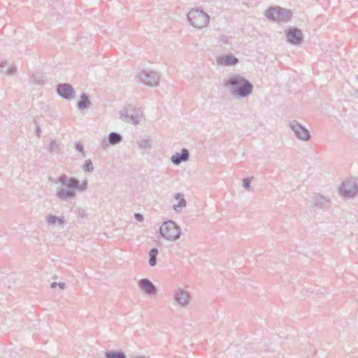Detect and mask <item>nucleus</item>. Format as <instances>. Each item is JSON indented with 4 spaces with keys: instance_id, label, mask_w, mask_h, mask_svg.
<instances>
[{
    "instance_id": "f257e3e1",
    "label": "nucleus",
    "mask_w": 358,
    "mask_h": 358,
    "mask_svg": "<svg viewBox=\"0 0 358 358\" xmlns=\"http://www.w3.org/2000/svg\"><path fill=\"white\" fill-rule=\"evenodd\" d=\"M58 181L62 186L67 187V189L59 188L56 192V196L63 201L76 197V190L84 192L87 187V180L83 181L80 184L78 179L73 177L69 178L65 174H62Z\"/></svg>"
},
{
    "instance_id": "f03ea898",
    "label": "nucleus",
    "mask_w": 358,
    "mask_h": 358,
    "mask_svg": "<svg viewBox=\"0 0 358 358\" xmlns=\"http://www.w3.org/2000/svg\"><path fill=\"white\" fill-rule=\"evenodd\" d=\"M230 93L238 98H245L252 92L253 85L246 78L239 75L230 77L224 83Z\"/></svg>"
},
{
    "instance_id": "7ed1b4c3",
    "label": "nucleus",
    "mask_w": 358,
    "mask_h": 358,
    "mask_svg": "<svg viewBox=\"0 0 358 358\" xmlns=\"http://www.w3.org/2000/svg\"><path fill=\"white\" fill-rule=\"evenodd\" d=\"M265 15L271 21L283 24L291 20L293 13L291 10L280 6H271L266 10Z\"/></svg>"
},
{
    "instance_id": "20e7f679",
    "label": "nucleus",
    "mask_w": 358,
    "mask_h": 358,
    "mask_svg": "<svg viewBox=\"0 0 358 358\" xmlns=\"http://www.w3.org/2000/svg\"><path fill=\"white\" fill-rule=\"evenodd\" d=\"M159 234L167 241H176L181 236V229L174 221L170 220L161 225Z\"/></svg>"
},
{
    "instance_id": "39448f33",
    "label": "nucleus",
    "mask_w": 358,
    "mask_h": 358,
    "mask_svg": "<svg viewBox=\"0 0 358 358\" xmlns=\"http://www.w3.org/2000/svg\"><path fill=\"white\" fill-rule=\"evenodd\" d=\"M143 116V113L140 108L133 106L131 104H128L120 110V119L127 123L133 124H138L141 122Z\"/></svg>"
},
{
    "instance_id": "423d86ee",
    "label": "nucleus",
    "mask_w": 358,
    "mask_h": 358,
    "mask_svg": "<svg viewBox=\"0 0 358 358\" xmlns=\"http://www.w3.org/2000/svg\"><path fill=\"white\" fill-rule=\"evenodd\" d=\"M187 20L192 26L202 29L208 25L210 17L201 9L195 8L189 12Z\"/></svg>"
},
{
    "instance_id": "0eeeda50",
    "label": "nucleus",
    "mask_w": 358,
    "mask_h": 358,
    "mask_svg": "<svg viewBox=\"0 0 358 358\" xmlns=\"http://www.w3.org/2000/svg\"><path fill=\"white\" fill-rule=\"evenodd\" d=\"M139 81L150 87H157L159 83V73L152 70L141 71L137 76Z\"/></svg>"
},
{
    "instance_id": "6e6552de",
    "label": "nucleus",
    "mask_w": 358,
    "mask_h": 358,
    "mask_svg": "<svg viewBox=\"0 0 358 358\" xmlns=\"http://www.w3.org/2000/svg\"><path fill=\"white\" fill-rule=\"evenodd\" d=\"M286 41L292 45H300L303 41V35L301 29L295 27H290L285 29Z\"/></svg>"
},
{
    "instance_id": "1a4fd4ad",
    "label": "nucleus",
    "mask_w": 358,
    "mask_h": 358,
    "mask_svg": "<svg viewBox=\"0 0 358 358\" xmlns=\"http://www.w3.org/2000/svg\"><path fill=\"white\" fill-rule=\"evenodd\" d=\"M289 127L294 133L295 136L301 141H309L311 138L310 133L308 129L303 126L298 121L294 120L289 122Z\"/></svg>"
},
{
    "instance_id": "9d476101",
    "label": "nucleus",
    "mask_w": 358,
    "mask_h": 358,
    "mask_svg": "<svg viewBox=\"0 0 358 358\" xmlns=\"http://www.w3.org/2000/svg\"><path fill=\"white\" fill-rule=\"evenodd\" d=\"M339 193L345 198H352L358 194V184L353 179L344 181L339 187Z\"/></svg>"
},
{
    "instance_id": "9b49d317",
    "label": "nucleus",
    "mask_w": 358,
    "mask_h": 358,
    "mask_svg": "<svg viewBox=\"0 0 358 358\" xmlns=\"http://www.w3.org/2000/svg\"><path fill=\"white\" fill-rule=\"evenodd\" d=\"M57 94L64 99L71 100L76 96L73 87L68 83H59L57 85Z\"/></svg>"
},
{
    "instance_id": "f8f14e48",
    "label": "nucleus",
    "mask_w": 358,
    "mask_h": 358,
    "mask_svg": "<svg viewBox=\"0 0 358 358\" xmlns=\"http://www.w3.org/2000/svg\"><path fill=\"white\" fill-rule=\"evenodd\" d=\"M173 299L177 304L185 308L189 303L190 296L188 292L179 288L175 291Z\"/></svg>"
},
{
    "instance_id": "ddd939ff",
    "label": "nucleus",
    "mask_w": 358,
    "mask_h": 358,
    "mask_svg": "<svg viewBox=\"0 0 358 358\" xmlns=\"http://www.w3.org/2000/svg\"><path fill=\"white\" fill-rule=\"evenodd\" d=\"M140 289L148 295H154L157 293V287L148 278L141 279L138 282Z\"/></svg>"
},
{
    "instance_id": "4468645a",
    "label": "nucleus",
    "mask_w": 358,
    "mask_h": 358,
    "mask_svg": "<svg viewBox=\"0 0 358 358\" xmlns=\"http://www.w3.org/2000/svg\"><path fill=\"white\" fill-rule=\"evenodd\" d=\"M313 205L320 209H328L331 206V201L329 198L320 194H314L312 196Z\"/></svg>"
},
{
    "instance_id": "2eb2a0df",
    "label": "nucleus",
    "mask_w": 358,
    "mask_h": 358,
    "mask_svg": "<svg viewBox=\"0 0 358 358\" xmlns=\"http://www.w3.org/2000/svg\"><path fill=\"white\" fill-rule=\"evenodd\" d=\"M216 61L217 64L225 66H235L239 62L238 59L232 54L219 56L216 58Z\"/></svg>"
},
{
    "instance_id": "dca6fc26",
    "label": "nucleus",
    "mask_w": 358,
    "mask_h": 358,
    "mask_svg": "<svg viewBox=\"0 0 358 358\" xmlns=\"http://www.w3.org/2000/svg\"><path fill=\"white\" fill-rule=\"evenodd\" d=\"M189 159V152L187 149L183 148L181 152H176L171 157V161L174 165H179L182 162H185Z\"/></svg>"
},
{
    "instance_id": "f3484780",
    "label": "nucleus",
    "mask_w": 358,
    "mask_h": 358,
    "mask_svg": "<svg viewBox=\"0 0 358 358\" xmlns=\"http://www.w3.org/2000/svg\"><path fill=\"white\" fill-rule=\"evenodd\" d=\"M92 105V102L89 99V96L85 93H82L80 99L77 103V107L80 110L89 108Z\"/></svg>"
},
{
    "instance_id": "a211bd4d",
    "label": "nucleus",
    "mask_w": 358,
    "mask_h": 358,
    "mask_svg": "<svg viewBox=\"0 0 358 358\" xmlns=\"http://www.w3.org/2000/svg\"><path fill=\"white\" fill-rule=\"evenodd\" d=\"M47 222L48 224L52 225H63L65 223V220L64 217H59L54 215H49L46 218Z\"/></svg>"
},
{
    "instance_id": "6ab92c4d",
    "label": "nucleus",
    "mask_w": 358,
    "mask_h": 358,
    "mask_svg": "<svg viewBox=\"0 0 358 358\" xmlns=\"http://www.w3.org/2000/svg\"><path fill=\"white\" fill-rule=\"evenodd\" d=\"M108 139L109 144L115 145L120 143L122 141V137L120 134L113 131L109 134Z\"/></svg>"
},
{
    "instance_id": "aec40b11",
    "label": "nucleus",
    "mask_w": 358,
    "mask_h": 358,
    "mask_svg": "<svg viewBox=\"0 0 358 358\" xmlns=\"http://www.w3.org/2000/svg\"><path fill=\"white\" fill-rule=\"evenodd\" d=\"M106 358H127L125 353L122 351L110 350L105 352Z\"/></svg>"
},
{
    "instance_id": "412c9836",
    "label": "nucleus",
    "mask_w": 358,
    "mask_h": 358,
    "mask_svg": "<svg viewBox=\"0 0 358 358\" xmlns=\"http://www.w3.org/2000/svg\"><path fill=\"white\" fill-rule=\"evenodd\" d=\"M61 143L56 140H52L48 145V151L51 153H59L61 152Z\"/></svg>"
},
{
    "instance_id": "4be33fe9",
    "label": "nucleus",
    "mask_w": 358,
    "mask_h": 358,
    "mask_svg": "<svg viewBox=\"0 0 358 358\" xmlns=\"http://www.w3.org/2000/svg\"><path fill=\"white\" fill-rule=\"evenodd\" d=\"M159 253L157 248H152L149 252V264L151 266H155L157 264V256Z\"/></svg>"
},
{
    "instance_id": "5701e85b",
    "label": "nucleus",
    "mask_w": 358,
    "mask_h": 358,
    "mask_svg": "<svg viewBox=\"0 0 358 358\" xmlns=\"http://www.w3.org/2000/svg\"><path fill=\"white\" fill-rule=\"evenodd\" d=\"M30 82L33 84L41 85L43 83V77L41 73L33 74L30 78Z\"/></svg>"
},
{
    "instance_id": "b1692460",
    "label": "nucleus",
    "mask_w": 358,
    "mask_h": 358,
    "mask_svg": "<svg viewBox=\"0 0 358 358\" xmlns=\"http://www.w3.org/2000/svg\"><path fill=\"white\" fill-rule=\"evenodd\" d=\"M187 205V201L184 198H181L177 204H175L173 208L177 213H180L182 209Z\"/></svg>"
},
{
    "instance_id": "393cba45",
    "label": "nucleus",
    "mask_w": 358,
    "mask_h": 358,
    "mask_svg": "<svg viewBox=\"0 0 358 358\" xmlns=\"http://www.w3.org/2000/svg\"><path fill=\"white\" fill-rule=\"evenodd\" d=\"M83 169L85 171L87 172H92L94 171V166L92 164L91 159H87L85 162Z\"/></svg>"
},
{
    "instance_id": "a878e982",
    "label": "nucleus",
    "mask_w": 358,
    "mask_h": 358,
    "mask_svg": "<svg viewBox=\"0 0 358 358\" xmlns=\"http://www.w3.org/2000/svg\"><path fill=\"white\" fill-rule=\"evenodd\" d=\"M75 148L82 155L83 157L86 156V152L84 150V147L80 142H76L75 143Z\"/></svg>"
},
{
    "instance_id": "bb28decb",
    "label": "nucleus",
    "mask_w": 358,
    "mask_h": 358,
    "mask_svg": "<svg viewBox=\"0 0 358 358\" xmlns=\"http://www.w3.org/2000/svg\"><path fill=\"white\" fill-rule=\"evenodd\" d=\"M138 145L139 148L141 149L150 148L151 147V145H150L149 141L147 139H143V140L138 142Z\"/></svg>"
},
{
    "instance_id": "cd10ccee",
    "label": "nucleus",
    "mask_w": 358,
    "mask_h": 358,
    "mask_svg": "<svg viewBox=\"0 0 358 358\" xmlns=\"http://www.w3.org/2000/svg\"><path fill=\"white\" fill-rule=\"evenodd\" d=\"M230 40H231V38L227 36H225V35H221L218 38V41L221 42L224 44H229Z\"/></svg>"
},
{
    "instance_id": "c85d7f7f",
    "label": "nucleus",
    "mask_w": 358,
    "mask_h": 358,
    "mask_svg": "<svg viewBox=\"0 0 358 358\" xmlns=\"http://www.w3.org/2000/svg\"><path fill=\"white\" fill-rule=\"evenodd\" d=\"M243 187L248 189V190H250L251 189V186H250V178H245L243 179Z\"/></svg>"
},
{
    "instance_id": "c756f323",
    "label": "nucleus",
    "mask_w": 358,
    "mask_h": 358,
    "mask_svg": "<svg viewBox=\"0 0 358 358\" xmlns=\"http://www.w3.org/2000/svg\"><path fill=\"white\" fill-rule=\"evenodd\" d=\"M77 214H78V216L81 217V218H85L87 217V215L85 213V210L83 208H78L77 210Z\"/></svg>"
},
{
    "instance_id": "7c9ffc66",
    "label": "nucleus",
    "mask_w": 358,
    "mask_h": 358,
    "mask_svg": "<svg viewBox=\"0 0 358 358\" xmlns=\"http://www.w3.org/2000/svg\"><path fill=\"white\" fill-rule=\"evenodd\" d=\"M16 71V68L14 66H11L8 69L6 70V75H12Z\"/></svg>"
},
{
    "instance_id": "2f4dec72",
    "label": "nucleus",
    "mask_w": 358,
    "mask_h": 358,
    "mask_svg": "<svg viewBox=\"0 0 358 358\" xmlns=\"http://www.w3.org/2000/svg\"><path fill=\"white\" fill-rule=\"evenodd\" d=\"M134 217L138 222H143L144 220L143 215L139 213H136L134 214Z\"/></svg>"
},
{
    "instance_id": "473e14b6",
    "label": "nucleus",
    "mask_w": 358,
    "mask_h": 358,
    "mask_svg": "<svg viewBox=\"0 0 358 358\" xmlns=\"http://www.w3.org/2000/svg\"><path fill=\"white\" fill-rule=\"evenodd\" d=\"M7 65V62H2L0 63V71L1 73H5V71L6 70L5 69V66Z\"/></svg>"
},
{
    "instance_id": "72a5a7b5",
    "label": "nucleus",
    "mask_w": 358,
    "mask_h": 358,
    "mask_svg": "<svg viewBox=\"0 0 358 358\" xmlns=\"http://www.w3.org/2000/svg\"><path fill=\"white\" fill-rule=\"evenodd\" d=\"M174 198L180 201L181 198H183V195L178 192L175 194Z\"/></svg>"
},
{
    "instance_id": "f704fd0d",
    "label": "nucleus",
    "mask_w": 358,
    "mask_h": 358,
    "mask_svg": "<svg viewBox=\"0 0 358 358\" xmlns=\"http://www.w3.org/2000/svg\"><path fill=\"white\" fill-rule=\"evenodd\" d=\"M41 129L38 126H37L36 128V134L37 135L38 137L41 136Z\"/></svg>"
},
{
    "instance_id": "c9c22d12",
    "label": "nucleus",
    "mask_w": 358,
    "mask_h": 358,
    "mask_svg": "<svg viewBox=\"0 0 358 358\" xmlns=\"http://www.w3.org/2000/svg\"><path fill=\"white\" fill-rule=\"evenodd\" d=\"M108 143H108V141L107 142V141H103L102 142V143H101V146H102V148H103V149H106V148L108 147Z\"/></svg>"
},
{
    "instance_id": "e433bc0d",
    "label": "nucleus",
    "mask_w": 358,
    "mask_h": 358,
    "mask_svg": "<svg viewBox=\"0 0 358 358\" xmlns=\"http://www.w3.org/2000/svg\"><path fill=\"white\" fill-rule=\"evenodd\" d=\"M57 286L62 289H64L66 287V284L64 282H59Z\"/></svg>"
},
{
    "instance_id": "4c0bfd02",
    "label": "nucleus",
    "mask_w": 358,
    "mask_h": 358,
    "mask_svg": "<svg viewBox=\"0 0 358 358\" xmlns=\"http://www.w3.org/2000/svg\"><path fill=\"white\" fill-rule=\"evenodd\" d=\"M57 285H58V283L54 282L51 283L50 287H51V288L54 289L57 286Z\"/></svg>"
},
{
    "instance_id": "58836bf2",
    "label": "nucleus",
    "mask_w": 358,
    "mask_h": 358,
    "mask_svg": "<svg viewBox=\"0 0 358 358\" xmlns=\"http://www.w3.org/2000/svg\"><path fill=\"white\" fill-rule=\"evenodd\" d=\"M134 358H146V357L144 356H136Z\"/></svg>"
},
{
    "instance_id": "ea45409f",
    "label": "nucleus",
    "mask_w": 358,
    "mask_h": 358,
    "mask_svg": "<svg viewBox=\"0 0 358 358\" xmlns=\"http://www.w3.org/2000/svg\"><path fill=\"white\" fill-rule=\"evenodd\" d=\"M52 278H53V279H56L57 278V275H54Z\"/></svg>"
},
{
    "instance_id": "a19ab883",
    "label": "nucleus",
    "mask_w": 358,
    "mask_h": 358,
    "mask_svg": "<svg viewBox=\"0 0 358 358\" xmlns=\"http://www.w3.org/2000/svg\"><path fill=\"white\" fill-rule=\"evenodd\" d=\"M357 80H358V76H357Z\"/></svg>"
}]
</instances>
